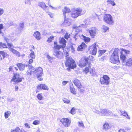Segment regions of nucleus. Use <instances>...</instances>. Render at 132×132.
Masks as SVG:
<instances>
[{"label": "nucleus", "mask_w": 132, "mask_h": 132, "mask_svg": "<svg viewBox=\"0 0 132 132\" xmlns=\"http://www.w3.org/2000/svg\"><path fill=\"white\" fill-rule=\"evenodd\" d=\"M119 50L118 48H115L113 53L111 56L110 62L113 63L118 64L120 63V61L119 60Z\"/></svg>", "instance_id": "nucleus-1"}, {"label": "nucleus", "mask_w": 132, "mask_h": 132, "mask_svg": "<svg viewBox=\"0 0 132 132\" xmlns=\"http://www.w3.org/2000/svg\"><path fill=\"white\" fill-rule=\"evenodd\" d=\"M65 64L66 67H68V68H67V70L69 71L70 70V68L73 69L76 67L75 61L72 58H69L66 59Z\"/></svg>", "instance_id": "nucleus-2"}, {"label": "nucleus", "mask_w": 132, "mask_h": 132, "mask_svg": "<svg viewBox=\"0 0 132 132\" xmlns=\"http://www.w3.org/2000/svg\"><path fill=\"white\" fill-rule=\"evenodd\" d=\"M103 20L104 22L109 25H112L114 24L113 18L110 14H105L103 16Z\"/></svg>", "instance_id": "nucleus-3"}, {"label": "nucleus", "mask_w": 132, "mask_h": 132, "mask_svg": "<svg viewBox=\"0 0 132 132\" xmlns=\"http://www.w3.org/2000/svg\"><path fill=\"white\" fill-rule=\"evenodd\" d=\"M110 78L107 75H104L101 77L100 82L102 84L108 85L110 83Z\"/></svg>", "instance_id": "nucleus-4"}, {"label": "nucleus", "mask_w": 132, "mask_h": 132, "mask_svg": "<svg viewBox=\"0 0 132 132\" xmlns=\"http://www.w3.org/2000/svg\"><path fill=\"white\" fill-rule=\"evenodd\" d=\"M82 10L80 8H77L73 13H71V16L73 18H76L81 15Z\"/></svg>", "instance_id": "nucleus-5"}, {"label": "nucleus", "mask_w": 132, "mask_h": 132, "mask_svg": "<svg viewBox=\"0 0 132 132\" xmlns=\"http://www.w3.org/2000/svg\"><path fill=\"white\" fill-rule=\"evenodd\" d=\"M35 71H36L35 74L36 75L38 79L40 81L43 80V79L41 78L43 73V70L42 68L41 67L36 68V69Z\"/></svg>", "instance_id": "nucleus-6"}, {"label": "nucleus", "mask_w": 132, "mask_h": 132, "mask_svg": "<svg viewBox=\"0 0 132 132\" xmlns=\"http://www.w3.org/2000/svg\"><path fill=\"white\" fill-rule=\"evenodd\" d=\"M98 114L101 116H111L112 115V112L110 110L106 109H102L101 110Z\"/></svg>", "instance_id": "nucleus-7"}, {"label": "nucleus", "mask_w": 132, "mask_h": 132, "mask_svg": "<svg viewBox=\"0 0 132 132\" xmlns=\"http://www.w3.org/2000/svg\"><path fill=\"white\" fill-rule=\"evenodd\" d=\"M89 60V58L86 57L84 59H81L80 61L79 66L81 68L85 66L88 64Z\"/></svg>", "instance_id": "nucleus-8"}, {"label": "nucleus", "mask_w": 132, "mask_h": 132, "mask_svg": "<svg viewBox=\"0 0 132 132\" xmlns=\"http://www.w3.org/2000/svg\"><path fill=\"white\" fill-rule=\"evenodd\" d=\"M53 55L57 58L61 59L63 58V53L60 51H57L54 50L53 52Z\"/></svg>", "instance_id": "nucleus-9"}, {"label": "nucleus", "mask_w": 132, "mask_h": 132, "mask_svg": "<svg viewBox=\"0 0 132 132\" xmlns=\"http://www.w3.org/2000/svg\"><path fill=\"white\" fill-rule=\"evenodd\" d=\"M63 124L67 127H68L70 124L71 121L68 118H63L60 120Z\"/></svg>", "instance_id": "nucleus-10"}, {"label": "nucleus", "mask_w": 132, "mask_h": 132, "mask_svg": "<svg viewBox=\"0 0 132 132\" xmlns=\"http://www.w3.org/2000/svg\"><path fill=\"white\" fill-rule=\"evenodd\" d=\"M19 77V74L17 73L14 74V76L12 80L15 82H20L22 81V78H20Z\"/></svg>", "instance_id": "nucleus-11"}, {"label": "nucleus", "mask_w": 132, "mask_h": 132, "mask_svg": "<svg viewBox=\"0 0 132 132\" xmlns=\"http://www.w3.org/2000/svg\"><path fill=\"white\" fill-rule=\"evenodd\" d=\"M86 27V25L85 24H82L80 25L79 26H74L73 27L74 29H76L75 31L77 32H80L81 31V29L80 27Z\"/></svg>", "instance_id": "nucleus-12"}, {"label": "nucleus", "mask_w": 132, "mask_h": 132, "mask_svg": "<svg viewBox=\"0 0 132 132\" xmlns=\"http://www.w3.org/2000/svg\"><path fill=\"white\" fill-rule=\"evenodd\" d=\"M38 6L42 7L44 10L46 12L48 10L49 7L46 6L45 4L43 2H40L38 4Z\"/></svg>", "instance_id": "nucleus-13"}, {"label": "nucleus", "mask_w": 132, "mask_h": 132, "mask_svg": "<svg viewBox=\"0 0 132 132\" xmlns=\"http://www.w3.org/2000/svg\"><path fill=\"white\" fill-rule=\"evenodd\" d=\"M86 46L87 45L85 44V43L82 42L81 44L78 47L77 50L78 51H82L83 50L85 49Z\"/></svg>", "instance_id": "nucleus-14"}, {"label": "nucleus", "mask_w": 132, "mask_h": 132, "mask_svg": "<svg viewBox=\"0 0 132 132\" xmlns=\"http://www.w3.org/2000/svg\"><path fill=\"white\" fill-rule=\"evenodd\" d=\"M26 65L22 63H18L16 64V65L18 68L19 70L21 71H22L24 70Z\"/></svg>", "instance_id": "nucleus-15"}, {"label": "nucleus", "mask_w": 132, "mask_h": 132, "mask_svg": "<svg viewBox=\"0 0 132 132\" xmlns=\"http://www.w3.org/2000/svg\"><path fill=\"white\" fill-rule=\"evenodd\" d=\"M120 55V57L121 60L122 61V62H126V56L124 55L122 52H121L119 51V52Z\"/></svg>", "instance_id": "nucleus-16"}, {"label": "nucleus", "mask_w": 132, "mask_h": 132, "mask_svg": "<svg viewBox=\"0 0 132 132\" xmlns=\"http://www.w3.org/2000/svg\"><path fill=\"white\" fill-rule=\"evenodd\" d=\"M26 67H28L29 69L27 71V75L29 76L31 75L32 73H33L32 72H34V71H32L31 70V69H32V68H33V67L31 65H26Z\"/></svg>", "instance_id": "nucleus-17"}, {"label": "nucleus", "mask_w": 132, "mask_h": 132, "mask_svg": "<svg viewBox=\"0 0 132 132\" xmlns=\"http://www.w3.org/2000/svg\"><path fill=\"white\" fill-rule=\"evenodd\" d=\"M73 82L77 88L79 87L82 85L81 84L80 81L77 79H75Z\"/></svg>", "instance_id": "nucleus-18"}, {"label": "nucleus", "mask_w": 132, "mask_h": 132, "mask_svg": "<svg viewBox=\"0 0 132 132\" xmlns=\"http://www.w3.org/2000/svg\"><path fill=\"white\" fill-rule=\"evenodd\" d=\"M71 24L70 22L68 19H66V18H64V21L62 23V25L65 26H68Z\"/></svg>", "instance_id": "nucleus-19"}, {"label": "nucleus", "mask_w": 132, "mask_h": 132, "mask_svg": "<svg viewBox=\"0 0 132 132\" xmlns=\"http://www.w3.org/2000/svg\"><path fill=\"white\" fill-rule=\"evenodd\" d=\"M80 37L86 43L89 42L90 40V38L86 37L82 35H81Z\"/></svg>", "instance_id": "nucleus-20"}, {"label": "nucleus", "mask_w": 132, "mask_h": 132, "mask_svg": "<svg viewBox=\"0 0 132 132\" xmlns=\"http://www.w3.org/2000/svg\"><path fill=\"white\" fill-rule=\"evenodd\" d=\"M37 88L38 89L45 90L47 88V86L45 84H42L38 85Z\"/></svg>", "instance_id": "nucleus-21"}, {"label": "nucleus", "mask_w": 132, "mask_h": 132, "mask_svg": "<svg viewBox=\"0 0 132 132\" xmlns=\"http://www.w3.org/2000/svg\"><path fill=\"white\" fill-rule=\"evenodd\" d=\"M63 15L64 18H66V15L65 14L66 13H69L70 12V9L66 7H64V9L63 10Z\"/></svg>", "instance_id": "nucleus-22"}, {"label": "nucleus", "mask_w": 132, "mask_h": 132, "mask_svg": "<svg viewBox=\"0 0 132 132\" xmlns=\"http://www.w3.org/2000/svg\"><path fill=\"white\" fill-rule=\"evenodd\" d=\"M70 89V92L74 94H76L75 89L74 88L72 84H69Z\"/></svg>", "instance_id": "nucleus-23"}, {"label": "nucleus", "mask_w": 132, "mask_h": 132, "mask_svg": "<svg viewBox=\"0 0 132 132\" xmlns=\"http://www.w3.org/2000/svg\"><path fill=\"white\" fill-rule=\"evenodd\" d=\"M40 34L38 31H36L35 32L34 34V36L38 40H39L40 39L41 37L40 36Z\"/></svg>", "instance_id": "nucleus-24"}, {"label": "nucleus", "mask_w": 132, "mask_h": 132, "mask_svg": "<svg viewBox=\"0 0 132 132\" xmlns=\"http://www.w3.org/2000/svg\"><path fill=\"white\" fill-rule=\"evenodd\" d=\"M89 32L92 38H94V36L96 35V31L95 30L93 29L90 30L89 31Z\"/></svg>", "instance_id": "nucleus-25"}, {"label": "nucleus", "mask_w": 132, "mask_h": 132, "mask_svg": "<svg viewBox=\"0 0 132 132\" xmlns=\"http://www.w3.org/2000/svg\"><path fill=\"white\" fill-rule=\"evenodd\" d=\"M59 42L60 44L63 45H65V47L66 46V40L63 37L61 38L60 39Z\"/></svg>", "instance_id": "nucleus-26"}, {"label": "nucleus", "mask_w": 132, "mask_h": 132, "mask_svg": "<svg viewBox=\"0 0 132 132\" xmlns=\"http://www.w3.org/2000/svg\"><path fill=\"white\" fill-rule=\"evenodd\" d=\"M126 65L132 67V58H130L126 62Z\"/></svg>", "instance_id": "nucleus-27"}, {"label": "nucleus", "mask_w": 132, "mask_h": 132, "mask_svg": "<svg viewBox=\"0 0 132 132\" xmlns=\"http://www.w3.org/2000/svg\"><path fill=\"white\" fill-rule=\"evenodd\" d=\"M93 50L92 52V54L93 55H95L97 52V48L96 46L94 45L93 47Z\"/></svg>", "instance_id": "nucleus-28"}, {"label": "nucleus", "mask_w": 132, "mask_h": 132, "mask_svg": "<svg viewBox=\"0 0 132 132\" xmlns=\"http://www.w3.org/2000/svg\"><path fill=\"white\" fill-rule=\"evenodd\" d=\"M106 2L108 4H111L113 6L116 5V3L114 2V0H108Z\"/></svg>", "instance_id": "nucleus-29"}, {"label": "nucleus", "mask_w": 132, "mask_h": 132, "mask_svg": "<svg viewBox=\"0 0 132 132\" xmlns=\"http://www.w3.org/2000/svg\"><path fill=\"white\" fill-rule=\"evenodd\" d=\"M65 45H55L54 46V48L55 49H57L58 50H59L61 48H63L64 47Z\"/></svg>", "instance_id": "nucleus-30"}, {"label": "nucleus", "mask_w": 132, "mask_h": 132, "mask_svg": "<svg viewBox=\"0 0 132 132\" xmlns=\"http://www.w3.org/2000/svg\"><path fill=\"white\" fill-rule=\"evenodd\" d=\"M120 112L121 113V114L123 115L124 116L126 117V118H128V119H130V118L128 117V115L127 113L125 111H120Z\"/></svg>", "instance_id": "nucleus-31"}, {"label": "nucleus", "mask_w": 132, "mask_h": 132, "mask_svg": "<svg viewBox=\"0 0 132 132\" xmlns=\"http://www.w3.org/2000/svg\"><path fill=\"white\" fill-rule=\"evenodd\" d=\"M11 114V112L10 111H7L5 112L4 114V117L5 119H7Z\"/></svg>", "instance_id": "nucleus-32"}, {"label": "nucleus", "mask_w": 132, "mask_h": 132, "mask_svg": "<svg viewBox=\"0 0 132 132\" xmlns=\"http://www.w3.org/2000/svg\"><path fill=\"white\" fill-rule=\"evenodd\" d=\"M106 51L105 50H99L98 52L99 54L98 55V57H99L102 56V55L104 53H105Z\"/></svg>", "instance_id": "nucleus-33"}, {"label": "nucleus", "mask_w": 132, "mask_h": 132, "mask_svg": "<svg viewBox=\"0 0 132 132\" xmlns=\"http://www.w3.org/2000/svg\"><path fill=\"white\" fill-rule=\"evenodd\" d=\"M24 26V23L22 22H21L20 23L19 27V30L21 31L22 30Z\"/></svg>", "instance_id": "nucleus-34"}, {"label": "nucleus", "mask_w": 132, "mask_h": 132, "mask_svg": "<svg viewBox=\"0 0 132 132\" xmlns=\"http://www.w3.org/2000/svg\"><path fill=\"white\" fill-rule=\"evenodd\" d=\"M0 54L2 55L3 58L4 59L5 57H7L9 55L3 51H0Z\"/></svg>", "instance_id": "nucleus-35"}, {"label": "nucleus", "mask_w": 132, "mask_h": 132, "mask_svg": "<svg viewBox=\"0 0 132 132\" xmlns=\"http://www.w3.org/2000/svg\"><path fill=\"white\" fill-rule=\"evenodd\" d=\"M30 51H31V53L30 54V56L31 58L32 59H35V56L34 54V52L32 51V49L30 50Z\"/></svg>", "instance_id": "nucleus-36"}, {"label": "nucleus", "mask_w": 132, "mask_h": 132, "mask_svg": "<svg viewBox=\"0 0 132 132\" xmlns=\"http://www.w3.org/2000/svg\"><path fill=\"white\" fill-rule=\"evenodd\" d=\"M109 29V27L104 25H103L102 27V30L105 32L108 30Z\"/></svg>", "instance_id": "nucleus-37"}, {"label": "nucleus", "mask_w": 132, "mask_h": 132, "mask_svg": "<svg viewBox=\"0 0 132 132\" xmlns=\"http://www.w3.org/2000/svg\"><path fill=\"white\" fill-rule=\"evenodd\" d=\"M42 93H39L37 95V97L38 100H42L43 99V97L42 96Z\"/></svg>", "instance_id": "nucleus-38"}, {"label": "nucleus", "mask_w": 132, "mask_h": 132, "mask_svg": "<svg viewBox=\"0 0 132 132\" xmlns=\"http://www.w3.org/2000/svg\"><path fill=\"white\" fill-rule=\"evenodd\" d=\"M78 88V91H80L81 93H83V91L84 90V88L82 85H81Z\"/></svg>", "instance_id": "nucleus-39"}, {"label": "nucleus", "mask_w": 132, "mask_h": 132, "mask_svg": "<svg viewBox=\"0 0 132 132\" xmlns=\"http://www.w3.org/2000/svg\"><path fill=\"white\" fill-rule=\"evenodd\" d=\"M121 52H123V53H125V54L126 55L129 54L130 53V51L128 50H126L124 49H122L121 50V51H120Z\"/></svg>", "instance_id": "nucleus-40"}, {"label": "nucleus", "mask_w": 132, "mask_h": 132, "mask_svg": "<svg viewBox=\"0 0 132 132\" xmlns=\"http://www.w3.org/2000/svg\"><path fill=\"white\" fill-rule=\"evenodd\" d=\"M103 128L105 130L109 128V126L108 123H105L103 126Z\"/></svg>", "instance_id": "nucleus-41"}, {"label": "nucleus", "mask_w": 132, "mask_h": 132, "mask_svg": "<svg viewBox=\"0 0 132 132\" xmlns=\"http://www.w3.org/2000/svg\"><path fill=\"white\" fill-rule=\"evenodd\" d=\"M70 113L72 114H74L76 113L75 109L74 107H73L71 109Z\"/></svg>", "instance_id": "nucleus-42"}, {"label": "nucleus", "mask_w": 132, "mask_h": 132, "mask_svg": "<svg viewBox=\"0 0 132 132\" xmlns=\"http://www.w3.org/2000/svg\"><path fill=\"white\" fill-rule=\"evenodd\" d=\"M78 125L79 127H82L83 128H84V126L82 121H79L78 122Z\"/></svg>", "instance_id": "nucleus-43"}, {"label": "nucleus", "mask_w": 132, "mask_h": 132, "mask_svg": "<svg viewBox=\"0 0 132 132\" xmlns=\"http://www.w3.org/2000/svg\"><path fill=\"white\" fill-rule=\"evenodd\" d=\"M3 24H0V34L3 36L4 35L2 31L1 30L3 29Z\"/></svg>", "instance_id": "nucleus-44"}, {"label": "nucleus", "mask_w": 132, "mask_h": 132, "mask_svg": "<svg viewBox=\"0 0 132 132\" xmlns=\"http://www.w3.org/2000/svg\"><path fill=\"white\" fill-rule=\"evenodd\" d=\"M7 46L9 47V49L10 48H12L11 47L13 48H14V46H13V44L11 43H7Z\"/></svg>", "instance_id": "nucleus-45"}, {"label": "nucleus", "mask_w": 132, "mask_h": 132, "mask_svg": "<svg viewBox=\"0 0 132 132\" xmlns=\"http://www.w3.org/2000/svg\"><path fill=\"white\" fill-rule=\"evenodd\" d=\"M47 58L48 59L49 61H50L51 62H52V61L53 60V59L54 58L53 57H52L49 55H47Z\"/></svg>", "instance_id": "nucleus-46"}, {"label": "nucleus", "mask_w": 132, "mask_h": 132, "mask_svg": "<svg viewBox=\"0 0 132 132\" xmlns=\"http://www.w3.org/2000/svg\"><path fill=\"white\" fill-rule=\"evenodd\" d=\"M63 100L64 102L65 103H69L70 102V101L69 100L66 98H64L63 99Z\"/></svg>", "instance_id": "nucleus-47"}, {"label": "nucleus", "mask_w": 132, "mask_h": 132, "mask_svg": "<svg viewBox=\"0 0 132 132\" xmlns=\"http://www.w3.org/2000/svg\"><path fill=\"white\" fill-rule=\"evenodd\" d=\"M40 123V121L38 120H35L33 121L32 124L35 125H37L39 124Z\"/></svg>", "instance_id": "nucleus-48"}, {"label": "nucleus", "mask_w": 132, "mask_h": 132, "mask_svg": "<svg viewBox=\"0 0 132 132\" xmlns=\"http://www.w3.org/2000/svg\"><path fill=\"white\" fill-rule=\"evenodd\" d=\"M54 38V36H51L48 38L47 40V42L48 43L51 42Z\"/></svg>", "instance_id": "nucleus-49"}, {"label": "nucleus", "mask_w": 132, "mask_h": 132, "mask_svg": "<svg viewBox=\"0 0 132 132\" xmlns=\"http://www.w3.org/2000/svg\"><path fill=\"white\" fill-rule=\"evenodd\" d=\"M9 50L10 51L15 54L17 51L16 50L14 49L13 48H9Z\"/></svg>", "instance_id": "nucleus-50"}, {"label": "nucleus", "mask_w": 132, "mask_h": 132, "mask_svg": "<svg viewBox=\"0 0 132 132\" xmlns=\"http://www.w3.org/2000/svg\"><path fill=\"white\" fill-rule=\"evenodd\" d=\"M66 59H68L69 58H72L69 56V54L68 52H66L65 54Z\"/></svg>", "instance_id": "nucleus-51"}, {"label": "nucleus", "mask_w": 132, "mask_h": 132, "mask_svg": "<svg viewBox=\"0 0 132 132\" xmlns=\"http://www.w3.org/2000/svg\"><path fill=\"white\" fill-rule=\"evenodd\" d=\"M16 129L18 132H27L24 130H20L18 127H17Z\"/></svg>", "instance_id": "nucleus-52"}, {"label": "nucleus", "mask_w": 132, "mask_h": 132, "mask_svg": "<svg viewBox=\"0 0 132 132\" xmlns=\"http://www.w3.org/2000/svg\"><path fill=\"white\" fill-rule=\"evenodd\" d=\"M24 126L26 128H30V127L28 123H26L24 125Z\"/></svg>", "instance_id": "nucleus-53"}, {"label": "nucleus", "mask_w": 132, "mask_h": 132, "mask_svg": "<svg viewBox=\"0 0 132 132\" xmlns=\"http://www.w3.org/2000/svg\"><path fill=\"white\" fill-rule=\"evenodd\" d=\"M31 1L30 0H26L25 2V4L30 5L31 4Z\"/></svg>", "instance_id": "nucleus-54"}, {"label": "nucleus", "mask_w": 132, "mask_h": 132, "mask_svg": "<svg viewBox=\"0 0 132 132\" xmlns=\"http://www.w3.org/2000/svg\"><path fill=\"white\" fill-rule=\"evenodd\" d=\"M89 69L88 67H86L85 68L84 71L86 73H88L89 72Z\"/></svg>", "instance_id": "nucleus-55"}, {"label": "nucleus", "mask_w": 132, "mask_h": 132, "mask_svg": "<svg viewBox=\"0 0 132 132\" xmlns=\"http://www.w3.org/2000/svg\"><path fill=\"white\" fill-rule=\"evenodd\" d=\"M4 11L3 9H0V16H1L3 13Z\"/></svg>", "instance_id": "nucleus-56"}, {"label": "nucleus", "mask_w": 132, "mask_h": 132, "mask_svg": "<svg viewBox=\"0 0 132 132\" xmlns=\"http://www.w3.org/2000/svg\"><path fill=\"white\" fill-rule=\"evenodd\" d=\"M69 35H68V34H66L64 36V38L66 39H68V38H69Z\"/></svg>", "instance_id": "nucleus-57"}, {"label": "nucleus", "mask_w": 132, "mask_h": 132, "mask_svg": "<svg viewBox=\"0 0 132 132\" xmlns=\"http://www.w3.org/2000/svg\"><path fill=\"white\" fill-rule=\"evenodd\" d=\"M16 55L18 57H20V53L18 51H17L15 53Z\"/></svg>", "instance_id": "nucleus-58"}, {"label": "nucleus", "mask_w": 132, "mask_h": 132, "mask_svg": "<svg viewBox=\"0 0 132 132\" xmlns=\"http://www.w3.org/2000/svg\"><path fill=\"white\" fill-rule=\"evenodd\" d=\"M13 67V66H10L9 69V70H7V71L9 72H10V71H11Z\"/></svg>", "instance_id": "nucleus-59"}, {"label": "nucleus", "mask_w": 132, "mask_h": 132, "mask_svg": "<svg viewBox=\"0 0 132 132\" xmlns=\"http://www.w3.org/2000/svg\"><path fill=\"white\" fill-rule=\"evenodd\" d=\"M57 132H63V131L60 128H58L56 130Z\"/></svg>", "instance_id": "nucleus-60"}, {"label": "nucleus", "mask_w": 132, "mask_h": 132, "mask_svg": "<svg viewBox=\"0 0 132 132\" xmlns=\"http://www.w3.org/2000/svg\"><path fill=\"white\" fill-rule=\"evenodd\" d=\"M68 82V81H64L62 82V84L64 85H66L67 83Z\"/></svg>", "instance_id": "nucleus-61"}, {"label": "nucleus", "mask_w": 132, "mask_h": 132, "mask_svg": "<svg viewBox=\"0 0 132 132\" xmlns=\"http://www.w3.org/2000/svg\"><path fill=\"white\" fill-rule=\"evenodd\" d=\"M33 61V60L32 59H30L29 60V61L28 62V64L27 65H30V64Z\"/></svg>", "instance_id": "nucleus-62"}, {"label": "nucleus", "mask_w": 132, "mask_h": 132, "mask_svg": "<svg viewBox=\"0 0 132 132\" xmlns=\"http://www.w3.org/2000/svg\"><path fill=\"white\" fill-rule=\"evenodd\" d=\"M2 48H7V46L6 45L5 43H3V44L2 45Z\"/></svg>", "instance_id": "nucleus-63"}, {"label": "nucleus", "mask_w": 132, "mask_h": 132, "mask_svg": "<svg viewBox=\"0 0 132 132\" xmlns=\"http://www.w3.org/2000/svg\"><path fill=\"white\" fill-rule=\"evenodd\" d=\"M7 100L8 102H10L13 101V98H7Z\"/></svg>", "instance_id": "nucleus-64"}]
</instances>
